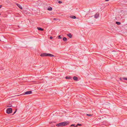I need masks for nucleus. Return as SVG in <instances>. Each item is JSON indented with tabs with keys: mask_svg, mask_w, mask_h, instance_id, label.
<instances>
[{
	"mask_svg": "<svg viewBox=\"0 0 127 127\" xmlns=\"http://www.w3.org/2000/svg\"><path fill=\"white\" fill-rule=\"evenodd\" d=\"M2 5H0V8L2 7Z\"/></svg>",
	"mask_w": 127,
	"mask_h": 127,
	"instance_id": "24",
	"label": "nucleus"
},
{
	"mask_svg": "<svg viewBox=\"0 0 127 127\" xmlns=\"http://www.w3.org/2000/svg\"><path fill=\"white\" fill-rule=\"evenodd\" d=\"M122 79H123L124 80H127V78L123 77L122 78H119L120 80L121 81H122L123 80H122Z\"/></svg>",
	"mask_w": 127,
	"mask_h": 127,
	"instance_id": "8",
	"label": "nucleus"
},
{
	"mask_svg": "<svg viewBox=\"0 0 127 127\" xmlns=\"http://www.w3.org/2000/svg\"><path fill=\"white\" fill-rule=\"evenodd\" d=\"M53 37L52 36H50V38L51 39L53 38Z\"/></svg>",
	"mask_w": 127,
	"mask_h": 127,
	"instance_id": "22",
	"label": "nucleus"
},
{
	"mask_svg": "<svg viewBox=\"0 0 127 127\" xmlns=\"http://www.w3.org/2000/svg\"><path fill=\"white\" fill-rule=\"evenodd\" d=\"M63 40L64 41H66L67 40V39L66 37H64L63 38Z\"/></svg>",
	"mask_w": 127,
	"mask_h": 127,
	"instance_id": "13",
	"label": "nucleus"
},
{
	"mask_svg": "<svg viewBox=\"0 0 127 127\" xmlns=\"http://www.w3.org/2000/svg\"><path fill=\"white\" fill-rule=\"evenodd\" d=\"M70 17L72 19H75L76 18V17L75 16H70Z\"/></svg>",
	"mask_w": 127,
	"mask_h": 127,
	"instance_id": "11",
	"label": "nucleus"
},
{
	"mask_svg": "<svg viewBox=\"0 0 127 127\" xmlns=\"http://www.w3.org/2000/svg\"><path fill=\"white\" fill-rule=\"evenodd\" d=\"M32 93L31 91H28L25 93L24 95H28Z\"/></svg>",
	"mask_w": 127,
	"mask_h": 127,
	"instance_id": "4",
	"label": "nucleus"
},
{
	"mask_svg": "<svg viewBox=\"0 0 127 127\" xmlns=\"http://www.w3.org/2000/svg\"><path fill=\"white\" fill-rule=\"evenodd\" d=\"M106 1H108L109 0H105Z\"/></svg>",
	"mask_w": 127,
	"mask_h": 127,
	"instance_id": "25",
	"label": "nucleus"
},
{
	"mask_svg": "<svg viewBox=\"0 0 127 127\" xmlns=\"http://www.w3.org/2000/svg\"><path fill=\"white\" fill-rule=\"evenodd\" d=\"M54 20H56V19L55 18H54Z\"/></svg>",
	"mask_w": 127,
	"mask_h": 127,
	"instance_id": "26",
	"label": "nucleus"
},
{
	"mask_svg": "<svg viewBox=\"0 0 127 127\" xmlns=\"http://www.w3.org/2000/svg\"><path fill=\"white\" fill-rule=\"evenodd\" d=\"M0 15H1V14H0Z\"/></svg>",
	"mask_w": 127,
	"mask_h": 127,
	"instance_id": "27",
	"label": "nucleus"
},
{
	"mask_svg": "<svg viewBox=\"0 0 127 127\" xmlns=\"http://www.w3.org/2000/svg\"><path fill=\"white\" fill-rule=\"evenodd\" d=\"M40 56L41 57H44L46 56H49L50 57H54L55 56L54 55L52 54H50L47 53H44L41 54L40 55Z\"/></svg>",
	"mask_w": 127,
	"mask_h": 127,
	"instance_id": "2",
	"label": "nucleus"
},
{
	"mask_svg": "<svg viewBox=\"0 0 127 127\" xmlns=\"http://www.w3.org/2000/svg\"><path fill=\"white\" fill-rule=\"evenodd\" d=\"M71 127L73 126L74 127H76V126H75V124H72L71 125Z\"/></svg>",
	"mask_w": 127,
	"mask_h": 127,
	"instance_id": "17",
	"label": "nucleus"
},
{
	"mask_svg": "<svg viewBox=\"0 0 127 127\" xmlns=\"http://www.w3.org/2000/svg\"><path fill=\"white\" fill-rule=\"evenodd\" d=\"M99 16V14H96L95 15V18H97Z\"/></svg>",
	"mask_w": 127,
	"mask_h": 127,
	"instance_id": "6",
	"label": "nucleus"
},
{
	"mask_svg": "<svg viewBox=\"0 0 127 127\" xmlns=\"http://www.w3.org/2000/svg\"><path fill=\"white\" fill-rule=\"evenodd\" d=\"M82 126V125L81 124L78 123L77 124V125L76 126V127H77L78 126Z\"/></svg>",
	"mask_w": 127,
	"mask_h": 127,
	"instance_id": "16",
	"label": "nucleus"
},
{
	"mask_svg": "<svg viewBox=\"0 0 127 127\" xmlns=\"http://www.w3.org/2000/svg\"><path fill=\"white\" fill-rule=\"evenodd\" d=\"M16 4L21 9H22V7L19 4L16 3Z\"/></svg>",
	"mask_w": 127,
	"mask_h": 127,
	"instance_id": "5",
	"label": "nucleus"
},
{
	"mask_svg": "<svg viewBox=\"0 0 127 127\" xmlns=\"http://www.w3.org/2000/svg\"><path fill=\"white\" fill-rule=\"evenodd\" d=\"M87 116H92V115L91 114H87Z\"/></svg>",
	"mask_w": 127,
	"mask_h": 127,
	"instance_id": "18",
	"label": "nucleus"
},
{
	"mask_svg": "<svg viewBox=\"0 0 127 127\" xmlns=\"http://www.w3.org/2000/svg\"><path fill=\"white\" fill-rule=\"evenodd\" d=\"M58 38L59 39H61V37L60 35H59L58 36Z\"/></svg>",
	"mask_w": 127,
	"mask_h": 127,
	"instance_id": "20",
	"label": "nucleus"
},
{
	"mask_svg": "<svg viewBox=\"0 0 127 127\" xmlns=\"http://www.w3.org/2000/svg\"><path fill=\"white\" fill-rule=\"evenodd\" d=\"M73 79L74 80L77 81L78 80V78L76 76H74L73 78Z\"/></svg>",
	"mask_w": 127,
	"mask_h": 127,
	"instance_id": "7",
	"label": "nucleus"
},
{
	"mask_svg": "<svg viewBox=\"0 0 127 127\" xmlns=\"http://www.w3.org/2000/svg\"><path fill=\"white\" fill-rule=\"evenodd\" d=\"M37 29L38 30L40 31H43V29L40 27H37Z\"/></svg>",
	"mask_w": 127,
	"mask_h": 127,
	"instance_id": "10",
	"label": "nucleus"
},
{
	"mask_svg": "<svg viewBox=\"0 0 127 127\" xmlns=\"http://www.w3.org/2000/svg\"><path fill=\"white\" fill-rule=\"evenodd\" d=\"M12 109L11 108H8L6 110V113L8 114H10L12 113Z\"/></svg>",
	"mask_w": 127,
	"mask_h": 127,
	"instance_id": "3",
	"label": "nucleus"
},
{
	"mask_svg": "<svg viewBox=\"0 0 127 127\" xmlns=\"http://www.w3.org/2000/svg\"><path fill=\"white\" fill-rule=\"evenodd\" d=\"M17 111V109H16L15 112H14L13 114V115L14 114H15Z\"/></svg>",
	"mask_w": 127,
	"mask_h": 127,
	"instance_id": "21",
	"label": "nucleus"
},
{
	"mask_svg": "<svg viewBox=\"0 0 127 127\" xmlns=\"http://www.w3.org/2000/svg\"><path fill=\"white\" fill-rule=\"evenodd\" d=\"M69 123L68 121H65L63 122L59 123L56 125L57 127H63L66 126Z\"/></svg>",
	"mask_w": 127,
	"mask_h": 127,
	"instance_id": "1",
	"label": "nucleus"
},
{
	"mask_svg": "<svg viewBox=\"0 0 127 127\" xmlns=\"http://www.w3.org/2000/svg\"><path fill=\"white\" fill-rule=\"evenodd\" d=\"M62 2V1H58V3H61Z\"/></svg>",
	"mask_w": 127,
	"mask_h": 127,
	"instance_id": "19",
	"label": "nucleus"
},
{
	"mask_svg": "<svg viewBox=\"0 0 127 127\" xmlns=\"http://www.w3.org/2000/svg\"><path fill=\"white\" fill-rule=\"evenodd\" d=\"M116 23L118 25H120L121 24V23L120 22H116Z\"/></svg>",
	"mask_w": 127,
	"mask_h": 127,
	"instance_id": "15",
	"label": "nucleus"
},
{
	"mask_svg": "<svg viewBox=\"0 0 127 127\" xmlns=\"http://www.w3.org/2000/svg\"><path fill=\"white\" fill-rule=\"evenodd\" d=\"M8 107H12V106L11 105V106H10V105H9V106H8Z\"/></svg>",
	"mask_w": 127,
	"mask_h": 127,
	"instance_id": "23",
	"label": "nucleus"
},
{
	"mask_svg": "<svg viewBox=\"0 0 127 127\" xmlns=\"http://www.w3.org/2000/svg\"><path fill=\"white\" fill-rule=\"evenodd\" d=\"M52 9V8L51 7H48L47 8V10L49 11H51Z\"/></svg>",
	"mask_w": 127,
	"mask_h": 127,
	"instance_id": "12",
	"label": "nucleus"
},
{
	"mask_svg": "<svg viewBox=\"0 0 127 127\" xmlns=\"http://www.w3.org/2000/svg\"><path fill=\"white\" fill-rule=\"evenodd\" d=\"M65 78L66 79H70L71 78L70 77H68V76H67L65 77Z\"/></svg>",
	"mask_w": 127,
	"mask_h": 127,
	"instance_id": "14",
	"label": "nucleus"
},
{
	"mask_svg": "<svg viewBox=\"0 0 127 127\" xmlns=\"http://www.w3.org/2000/svg\"><path fill=\"white\" fill-rule=\"evenodd\" d=\"M67 36L69 37V38H71L72 37V35L70 33L68 34H67Z\"/></svg>",
	"mask_w": 127,
	"mask_h": 127,
	"instance_id": "9",
	"label": "nucleus"
}]
</instances>
